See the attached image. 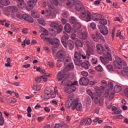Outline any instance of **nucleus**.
I'll return each instance as SVG.
<instances>
[{
	"label": "nucleus",
	"instance_id": "bb28decb",
	"mask_svg": "<svg viewBox=\"0 0 128 128\" xmlns=\"http://www.w3.org/2000/svg\"><path fill=\"white\" fill-rule=\"evenodd\" d=\"M81 34L83 40H86L88 38V34L86 31L82 32Z\"/></svg>",
	"mask_w": 128,
	"mask_h": 128
},
{
	"label": "nucleus",
	"instance_id": "a18cd8bd",
	"mask_svg": "<svg viewBox=\"0 0 128 128\" xmlns=\"http://www.w3.org/2000/svg\"><path fill=\"white\" fill-rule=\"evenodd\" d=\"M74 28L76 30H78V28H80V24L78 22H76L74 26Z\"/></svg>",
	"mask_w": 128,
	"mask_h": 128
},
{
	"label": "nucleus",
	"instance_id": "ea45409f",
	"mask_svg": "<svg viewBox=\"0 0 128 128\" xmlns=\"http://www.w3.org/2000/svg\"><path fill=\"white\" fill-rule=\"evenodd\" d=\"M95 68L97 72H104V68H102V67L100 65H98V66H96Z\"/></svg>",
	"mask_w": 128,
	"mask_h": 128
},
{
	"label": "nucleus",
	"instance_id": "bf43d9fd",
	"mask_svg": "<svg viewBox=\"0 0 128 128\" xmlns=\"http://www.w3.org/2000/svg\"><path fill=\"white\" fill-rule=\"evenodd\" d=\"M88 48L89 46H92V43H90L89 41L86 40L85 42Z\"/></svg>",
	"mask_w": 128,
	"mask_h": 128
},
{
	"label": "nucleus",
	"instance_id": "c85d7f7f",
	"mask_svg": "<svg viewBox=\"0 0 128 128\" xmlns=\"http://www.w3.org/2000/svg\"><path fill=\"white\" fill-rule=\"evenodd\" d=\"M86 21L88 22L92 20V14L90 12H87V14L86 16Z\"/></svg>",
	"mask_w": 128,
	"mask_h": 128
},
{
	"label": "nucleus",
	"instance_id": "4be33fe9",
	"mask_svg": "<svg viewBox=\"0 0 128 128\" xmlns=\"http://www.w3.org/2000/svg\"><path fill=\"white\" fill-rule=\"evenodd\" d=\"M0 3L2 6H10V1L9 0H0Z\"/></svg>",
	"mask_w": 128,
	"mask_h": 128
},
{
	"label": "nucleus",
	"instance_id": "603ef678",
	"mask_svg": "<svg viewBox=\"0 0 128 128\" xmlns=\"http://www.w3.org/2000/svg\"><path fill=\"white\" fill-rule=\"evenodd\" d=\"M90 27L93 30H96V24H94V22H92L90 24Z\"/></svg>",
	"mask_w": 128,
	"mask_h": 128
},
{
	"label": "nucleus",
	"instance_id": "6ab92c4d",
	"mask_svg": "<svg viewBox=\"0 0 128 128\" xmlns=\"http://www.w3.org/2000/svg\"><path fill=\"white\" fill-rule=\"evenodd\" d=\"M18 4V6L20 8H24L26 6V2L24 0H16Z\"/></svg>",
	"mask_w": 128,
	"mask_h": 128
},
{
	"label": "nucleus",
	"instance_id": "864d4df0",
	"mask_svg": "<svg viewBox=\"0 0 128 128\" xmlns=\"http://www.w3.org/2000/svg\"><path fill=\"white\" fill-rule=\"evenodd\" d=\"M46 36L45 34H42L40 35V36L41 38H42V40H44V41L45 42V40L46 41V38H46Z\"/></svg>",
	"mask_w": 128,
	"mask_h": 128
},
{
	"label": "nucleus",
	"instance_id": "f3484780",
	"mask_svg": "<svg viewBox=\"0 0 128 128\" xmlns=\"http://www.w3.org/2000/svg\"><path fill=\"white\" fill-rule=\"evenodd\" d=\"M97 52L99 54H104V46L100 44H98L96 45Z\"/></svg>",
	"mask_w": 128,
	"mask_h": 128
},
{
	"label": "nucleus",
	"instance_id": "8fccbe9b",
	"mask_svg": "<svg viewBox=\"0 0 128 128\" xmlns=\"http://www.w3.org/2000/svg\"><path fill=\"white\" fill-rule=\"evenodd\" d=\"M98 62V59L96 58H92V64H96Z\"/></svg>",
	"mask_w": 128,
	"mask_h": 128
},
{
	"label": "nucleus",
	"instance_id": "c03bdc74",
	"mask_svg": "<svg viewBox=\"0 0 128 128\" xmlns=\"http://www.w3.org/2000/svg\"><path fill=\"white\" fill-rule=\"evenodd\" d=\"M86 102L87 106H90V104H92V99H90V98L88 96L86 98Z\"/></svg>",
	"mask_w": 128,
	"mask_h": 128
},
{
	"label": "nucleus",
	"instance_id": "9b49d317",
	"mask_svg": "<svg viewBox=\"0 0 128 128\" xmlns=\"http://www.w3.org/2000/svg\"><path fill=\"white\" fill-rule=\"evenodd\" d=\"M64 34L62 37V38H61V42H62L63 46H64V48H66V46H67L66 40H68L70 37L68 36V34H66V33H65L64 32Z\"/></svg>",
	"mask_w": 128,
	"mask_h": 128
},
{
	"label": "nucleus",
	"instance_id": "423d86ee",
	"mask_svg": "<svg viewBox=\"0 0 128 128\" xmlns=\"http://www.w3.org/2000/svg\"><path fill=\"white\" fill-rule=\"evenodd\" d=\"M114 66H116V68L122 70V66H126V63L120 58L117 57L116 60L114 62Z\"/></svg>",
	"mask_w": 128,
	"mask_h": 128
},
{
	"label": "nucleus",
	"instance_id": "20e7f679",
	"mask_svg": "<svg viewBox=\"0 0 128 128\" xmlns=\"http://www.w3.org/2000/svg\"><path fill=\"white\" fill-rule=\"evenodd\" d=\"M74 4L76 10L77 12H80V1L74 0H68V2L66 3L68 8H72Z\"/></svg>",
	"mask_w": 128,
	"mask_h": 128
},
{
	"label": "nucleus",
	"instance_id": "4d7b16f0",
	"mask_svg": "<svg viewBox=\"0 0 128 128\" xmlns=\"http://www.w3.org/2000/svg\"><path fill=\"white\" fill-rule=\"evenodd\" d=\"M124 96H126V98H128V88H126L124 90Z\"/></svg>",
	"mask_w": 128,
	"mask_h": 128
},
{
	"label": "nucleus",
	"instance_id": "0eeeda50",
	"mask_svg": "<svg viewBox=\"0 0 128 128\" xmlns=\"http://www.w3.org/2000/svg\"><path fill=\"white\" fill-rule=\"evenodd\" d=\"M16 17L20 20H24L26 22H34V19L28 14H22L20 12H18L16 14Z\"/></svg>",
	"mask_w": 128,
	"mask_h": 128
},
{
	"label": "nucleus",
	"instance_id": "f8f14e48",
	"mask_svg": "<svg viewBox=\"0 0 128 128\" xmlns=\"http://www.w3.org/2000/svg\"><path fill=\"white\" fill-rule=\"evenodd\" d=\"M88 10H86V9L84 8V5L80 4V18H86V15L88 14Z\"/></svg>",
	"mask_w": 128,
	"mask_h": 128
},
{
	"label": "nucleus",
	"instance_id": "5fc2aeb1",
	"mask_svg": "<svg viewBox=\"0 0 128 128\" xmlns=\"http://www.w3.org/2000/svg\"><path fill=\"white\" fill-rule=\"evenodd\" d=\"M70 62V58H64V64H68V62Z\"/></svg>",
	"mask_w": 128,
	"mask_h": 128
},
{
	"label": "nucleus",
	"instance_id": "7ed1b4c3",
	"mask_svg": "<svg viewBox=\"0 0 128 128\" xmlns=\"http://www.w3.org/2000/svg\"><path fill=\"white\" fill-rule=\"evenodd\" d=\"M78 98H76L73 102L67 101L66 102V108H70L72 107V110H77L80 111V106H78Z\"/></svg>",
	"mask_w": 128,
	"mask_h": 128
},
{
	"label": "nucleus",
	"instance_id": "aec40b11",
	"mask_svg": "<svg viewBox=\"0 0 128 128\" xmlns=\"http://www.w3.org/2000/svg\"><path fill=\"white\" fill-rule=\"evenodd\" d=\"M100 32L104 36H106L108 34V27L104 26L102 28H101Z\"/></svg>",
	"mask_w": 128,
	"mask_h": 128
},
{
	"label": "nucleus",
	"instance_id": "473e14b6",
	"mask_svg": "<svg viewBox=\"0 0 128 128\" xmlns=\"http://www.w3.org/2000/svg\"><path fill=\"white\" fill-rule=\"evenodd\" d=\"M74 68V64L70 63L68 64L66 66V69L67 70H72Z\"/></svg>",
	"mask_w": 128,
	"mask_h": 128
},
{
	"label": "nucleus",
	"instance_id": "f704fd0d",
	"mask_svg": "<svg viewBox=\"0 0 128 128\" xmlns=\"http://www.w3.org/2000/svg\"><path fill=\"white\" fill-rule=\"evenodd\" d=\"M74 96L73 94H71L68 96L67 102H74Z\"/></svg>",
	"mask_w": 128,
	"mask_h": 128
},
{
	"label": "nucleus",
	"instance_id": "ddd939ff",
	"mask_svg": "<svg viewBox=\"0 0 128 128\" xmlns=\"http://www.w3.org/2000/svg\"><path fill=\"white\" fill-rule=\"evenodd\" d=\"M52 94V90L48 88L44 90V100H48L50 98V94Z\"/></svg>",
	"mask_w": 128,
	"mask_h": 128
},
{
	"label": "nucleus",
	"instance_id": "338daca9",
	"mask_svg": "<svg viewBox=\"0 0 128 128\" xmlns=\"http://www.w3.org/2000/svg\"><path fill=\"white\" fill-rule=\"evenodd\" d=\"M112 6L114 8H118V4L116 2H113Z\"/></svg>",
	"mask_w": 128,
	"mask_h": 128
},
{
	"label": "nucleus",
	"instance_id": "37998d69",
	"mask_svg": "<svg viewBox=\"0 0 128 128\" xmlns=\"http://www.w3.org/2000/svg\"><path fill=\"white\" fill-rule=\"evenodd\" d=\"M75 44L77 48H80V40L77 39Z\"/></svg>",
	"mask_w": 128,
	"mask_h": 128
},
{
	"label": "nucleus",
	"instance_id": "69168bd1",
	"mask_svg": "<svg viewBox=\"0 0 128 128\" xmlns=\"http://www.w3.org/2000/svg\"><path fill=\"white\" fill-rule=\"evenodd\" d=\"M114 98V94L112 93L110 94L109 96L110 100H112V98Z\"/></svg>",
	"mask_w": 128,
	"mask_h": 128
},
{
	"label": "nucleus",
	"instance_id": "09e8293b",
	"mask_svg": "<svg viewBox=\"0 0 128 128\" xmlns=\"http://www.w3.org/2000/svg\"><path fill=\"white\" fill-rule=\"evenodd\" d=\"M53 2V3L54 5L56 6H58L60 4V0H52Z\"/></svg>",
	"mask_w": 128,
	"mask_h": 128
},
{
	"label": "nucleus",
	"instance_id": "13d9d810",
	"mask_svg": "<svg viewBox=\"0 0 128 128\" xmlns=\"http://www.w3.org/2000/svg\"><path fill=\"white\" fill-rule=\"evenodd\" d=\"M62 16L64 18H68V12H66V11H63L62 12Z\"/></svg>",
	"mask_w": 128,
	"mask_h": 128
},
{
	"label": "nucleus",
	"instance_id": "4c0bfd02",
	"mask_svg": "<svg viewBox=\"0 0 128 128\" xmlns=\"http://www.w3.org/2000/svg\"><path fill=\"white\" fill-rule=\"evenodd\" d=\"M56 30L57 32H58V34H60V32H62V25L58 26L56 28Z\"/></svg>",
	"mask_w": 128,
	"mask_h": 128
},
{
	"label": "nucleus",
	"instance_id": "e2e57ef3",
	"mask_svg": "<svg viewBox=\"0 0 128 128\" xmlns=\"http://www.w3.org/2000/svg\"><path fill=\"white\" fill-rule=\"evenodd\" d=\"M101 84H102V86H106V84H108V82L105 80H102L101 81Z\"/></svg>",
	"mask_w": 128,
	"mask_h": 128
},
{
	"label": "nucleus",
	"instance_id": "7c9ffc66",
	"mask_svg": "<svg viewBox=\"0 0 128 128\" xmlns=\"http://www.w3.org/2000/svg\"><path fill=\"white\" fill-rule=\"evenodd\" d=\"M114 90H115V92H122V88L121 86H120L118 85H116L114 86Z\"/></svg>",
	"mask_w": 128,
	"mask_h": 128
},
{
	"label": "nucleus",
	"instance_id": "0e129e2a",
	"mask_svg": "<svg viewBox=\"0 0 128 128\" xmlns=\"http://www.w3.org/2000/svg\"><path fill=\"white\" fill-rule=\"evenodd\" d=\"M45 14H46L47 16H52V12H50V10H47Z\"/></svg>",
	"mask_w": 128,
	"mask_h": 128
},
{
	"label": "nucleus",
	"instance_id": "052dcab7",
	"mask_svg": "<svg viewBox=\"0 0 128 128\" xmlns=\"http://www.w3.org/2000/svg\"><path fill=\"white\" fill-rule=\"evenodd\" d=\"M4 124V118H0V126H2Z\"/></svg>",
	"mask_w": 128,
	"mask_h": 128
},
{
	"label": "nucleus",
	"instance_id": "774afa93",
	"mask_svg": "<svg viewBox=\"0 0 128 128\" xmlns=\"http://www.w3.org/2000/svg\"><path fill=\"white\" fill-rule=\"evenodd\" d=\"M100 2H102V0H97L94 2V4H100Z\"/></svg>",
	"mask_w": 128,
	"mask_h": 128
},
{
	"label": "nucleus",
	"instance_id": "393cba45",
	"mask_svg": "<svg viewBox=\"0 0 128 128\" xmlns=\"http://www.w3.org/2000/svg\"><path fill=\"white\" fill-rule=\"evenodd\" d=\"M64 28L66 32L70 33L72 32V27L69 24H67L65 25Z\"/></svg>",
	"mask_w": 128,
	"mask_h": 128
},
{
	"label": "nucleus",
	"instance_id": "2f4dec72",
	"mask_svg": "<svg viewBox=\"0 0 128 128\" xmlns=\"http://www.w3.org/2000/svg\"><path fill=\"white\" fill-rule=\"evenodd\" d=\"M31 14L33 18H40V15L38 14V12L36 11H32L31 12Z\"/></svg>",
	"mask_w": 128,
	"mask_h": 128
},
{
	"label": "nucleus",
	"instance_id": "de8ad7c7",
	"mask_svg": "<svg viewBox=\"0 0 128 128\" xmlns=\"http://www.w3.org/2000/svg\"><path fill=\"white\" fill-rule=\"evenodd\" d=\"M48 8H52V10H54V4H52V3L50 2H48Z\"/></svg>",
	"mask_w": 128,
	"mask_h": 128
},
{
	"label": "nucleus",
	"instance_id": "6e6d98bb",
	"mask_svg": "<svg viewBox=\"0 0 128 128\" xmlns=\"http://www.w3.org/2000/svg\"><path fill=\"white\" fill-rule=\"evenodd\" d=\"M109 72H112L114 70V67L112 65H108L107 66Z\"/></svg>",
	"mask_w": 128,
	"mask_h": 128
},
{
	"label": "nucleus",
	"instance_id": "dca6fc26",
	"mask_svg": "<svg viewBox=\"0 0 128 128\" xmlns=\"http://www.w3.org/2000/svg\"><path fill=\"white\" fill-rule=\"evenodd\" d=\"M102 18V15L100 14H98L96 13L94 14L92 16L93 20L97 22L98 20H100Z\"/></svg>",
	"mask_w": 128,
	"mask_h": 128
},
{
	"label": "nucleus",
	"instance_id": "1a4fd4ad",
	"mask_svg": "<svg viewBox=\"0 0 128 128\" xmlns=\"http://www.w3.org/2000/svg\"><path fill=\"white\" fill-rule=\"evenodd\" d=\"M78 81H75L73 83L71 84H68V86H70V88L67 90V92L68 94H72V92H74L76 91V87L74 86H78Z\"/></svg>",
	"mask_w": 128,
	"mask_h": 128
},
{
	"label": "nucleus",
	"instance_id": "2eb2a0df",
	"mask_svg": "<svg viewBox=\"0 0 128 128\" xmlns=\"http://www.w3.org/2000/svg\"><path fill=\"white\" fill-rule=\"evenodd\" d=\"M80 84L82 86H87L88 84V82H90V80L88 78L86 77H82L80 78Z\"/></svg>",
	"mask_w": 128,
	"mask_h": 128
},
{
	"label": "nucleus",
	"instance_id": "e433bc0d",
	"mask_svg": "<svg viewBox=\"0 0 128 128\" xmlns=\"http://www.w3.org/2000/svg\"><path fill=\"white\" fill-rule=\"evenodd\" d=\"M99 23L104 26V24H108V20L106 19H100L99 21Z\"/></svg>",
	"mask_w": 128,
	"mask_h": 128
},
{
	"label": "nucleus",
	"instance_id": "f257e3e1",
	"mask_svg": "<svg viewBox=\"0 0 128 128\" xmlns=\"http://www.w3.org/2000/svg\"><path fill=\"white\" fill-rule=\"evenodd\" d=\"M64 56H66V51L64 50L61 49L56 52L54 60H56L57 68H62V62Z\"/></svg>",
	"mask_w": 128,
	"mask_h": 128
},
{
	"label": "nucleus",
	"instance_id": "412c9836",
	"mask_svg": "<svg viewBox=\"0 0 128 128\" xmlns=\"http://www.w3.org/2000/svg\"><path fill=\"white\" fill-rule=\"evenodd\" d=\"M81 66L84 68H86V70H88L90 68V62H83L81 64Z\"/></svg>",
	"mask_w": 128,
	"mask_h": 128
},
{
	"label": "nucleus",
	"instance_id": "cd10ccee",
	"mask_svg": "<svg viewBox=\"0 0 128 128\" xmlns=\"http://www.w3.org/2000/svg\"><path fill=\"white\" fill-rule=\"evenodd\" d=\"M34 2L32 1V0H30L28 2V4L30 8V10H32L34 8Z\"/></svg>",
	"mask_w": 128,
	"mask_h": 128
},
{
	"label": "nucleus",
	"instance_id": "4468645a",
	"mask_svg": "<svg viewBox=\"0 0 128 128\" xmlns=\"http://www.w3.org/2000/svg\"><path fill=\"white\" fill-rule=\"evenodd\" d=\"M94 52V46H90L88 47L86 53L87 58H90V54H92Z\"/></svg>",
	"mask_w": 128,
	"mask_h": 128
},
{
	"label": "nucleus",
	"instance_id": "f03ea898",
	"mask_svg": "<svg viewBox=\"0 0 128 128\" xmlns=\"http://www.w3.org/2000/svg\"><path fill=\"white\" fill-rule=\"evenodd\" d=\"M104 48L106 52V56L104 58H100V60L104 64H108L110 62L109 60H112V50L110 48V47H108V46L106 44L104 45Z\"/></svg>",
	"mask_w": 128,
	"mask_h": 128
},
{
	"label": "nucleus",
	"instance_id": "c9c22d12",
	"mask_svg": "<svg viewBox=\"0 0 128 128\" xmlns=\"http://www.w3.org/2000/svg\"><path fill=\"white\" fill-rule=\"evenodd\" d=\"M70 24H76V22H78V20L76 18L72 17L70 20Z\"/></svg>",
	"mask_w": 128,
	"mask_h": 128
},
{
	"label": "nucleus",
	"instance_id": "a878e982",
	"mask_svg": "<svg viewBox=\"0 0 128 128\" xmlns=\"http://www.w3.org/2000/svg\"><path fill=\"white\" fill-rule=\"evenodd\" d=\"M120 110H118L114 112V114H117V115H116L114 116V119L119 120V118H122V116H120Z\"/></svg>",
	"mask_w": 128,
	"mask_h": 128
},
{
	"label": "nucleus",
	"instance_id": "58836bf2",
	"mask_svg": "<svg viewBox=\"0 0 128 128\" xmlns=\"http://www.w3.org/2000/svg\"><path fill=\"white\" fill-rule=\"evenodd\" d=\"M68 45L70 48H74V42L72 40H68Z\"/></svg>",
	"mask_w": 128,
	"mask_h": 128
},
{
	"label": "nucleus",
	"instance_id": "49530a36",
	"mask_svg": "<svg viewBox=\"0 0 128 128\" xmlns=\"http://www.w3.org/2000/svg\"><path fill=\"white\" fill-rule=\"evenodd\" d=\"M92 120L90 118H89L86 122V126H90L92 124Z\"/></svg>",
	"mask_w": 128,
	"mask_h": 128
},
{
	"label": "nucleus",
	"instance_id": "a211bd4d",
	"mask_svg": "<svg viewBox=\"0 0 128 128\" xmlns=\"http://www.w3.org/2000/svg\"><path fill=\"white\" fill-rule=\"evenodd\" d=\"M6 10L9 12H16L18 11V8L16 6H10L7 7Z\"/></svg>",
	"mask_w": 128,
	"mask_h": 128
},
{
	"label": "nucleus",
	"instance_id": "6e6552de",
	"mask_svg": "<svg viewBox=\"0 0 128 128\" xmlns=\"http://www.w3.org/2000/svg\"><path fill=\"white\" fill-rule=\"evenodd\" d=\"M96 36L94 34H92V38L94 42H98L100 40H101L102 42H106L104 38V36H102V34H96Z\"/></svg>",
	"mask_w": 128,
	"mask_h": 128
},
{
	"label": "nucleus",
	"instance_id": "680f3d73",
	"mask_svg": "<svg viewBox=\"0 0 128 128\" xmlns=\"http://www.w3.org/2000/svg\"><path fill=\"white\" fill-rule=\"evenodd\" d=\"M35 80H36V82H38V83L40 82V80H42V76H40V77H36L35 78Z\"/></svg>",
	"mask_w": 128,
	"mask_h": 128
},
{
	"label": "nucleus",
	"instance_id": "39448f33",
	"mask_svg": "<svg viewBox=\"0 0 128 128\" xmlns=\"http://www.w3.org/2000/svg\"><path fill=\"white\" fill-rule=\"evenodd\" d=\"M46 42H48L49 44H52V46H54V44H56V47H52V52H54H54H56V48H57L60 44V40L56 38H46Z\"/></svg>",
	"mask_w": 128,
	"mask_h": 128
},
{
	"label": "nucleus",
	"instance_id": "9d476101",
	"mask_svg": "<svg viewBox=\"0 0 128 128\" xmlns=\"http://www.w3.org/2000/svg\"><path fill=\"white\" fill-rule=\"evenodd\" d=\"M74 62L76 66H80V56L78 52H76L74 53Z\"/></svg>",
	"mask_w": 128,
	"mask_h": 128
},
{
	"label": "nucleus",
	"instance_id": "79ce46f5",
	"mask_svg": "<svg viewBox=\"0 0 128 128\" xmlns=\"http://www.w3.org/2000/svg\"><path fill=\"white\" fill-rule=\"evenodd\" d=\"M38 22L40 24H42V26H46V22H44V20L42 18H40L38 20Z\"/></svg>",
	"mask_w": 128,
	"mask_h": 128
},
{
	"label": "nucleus",
	"instance_id": "5701e85b",
	"mask_svg": "<svg viewBox=\"0 0 128 128\" xmlns=\"http://www.w3.org/2000/svg\"><path fill=\"white\" fill-rule=\"evenodd\" d=\"M64 78V74L60 72H58L57 75V80H58V82H60L61 80H62Z\"/></svg>",
	"mask_w": 128,
	"mask_h": 128
},
{
	"label": "nucleus",
	"instance_id": "b1692460",
	"mask_svg": "<svg viewBox=\"0 0 128 128\" xmlns=\"http://www.w3.org/2000/svg\"><path fill=\"white\" fill-rule=\"evenodd\" d=\"M122 76H124L126 78H128V68L125 67L123 68V70L122 71Z\"/></svg>",
	"mask_w": 128,
	"mask_h": 128
},
{
	"label": "nucleus",
	"instance_id": "c756f323",
	"mask_svg": "<svg viewBox=\"0 0 128 128\" xmlns=\"http://www.w3.org/2000/svg\"><path fill=\"white\" fill-rule=\"evenodd\" d=\"M95 90L98 94V96L100 98L102 96V91L100 90V87H96Z\"/></svg>",
	"mask_w": 128,
	"mask_h": 128
},
{
	"label": "nucleus",
	"instance_id": "3c124183",
	"mask_svg": "<svg viewBox=\"0 0 128 128\" xmlns=\"http://www.w3.org/2000/svg\"><path fill=\"white\" fill-rule=\"evenodd\" d=\"M81 74L83 76H88V72H86V71H82L81 72Z\"/></svg>",
	"mask_w": 128,
	"mask_h": 128
},
{
	"label": "nucleus",
	"instance_id": "a19ab883",
	"mask_svg": "<svg viewBox=\"0 0 128 128\" xmlns=\"http://www.w3.org/2000/svg\"><path fill=\"white\" fill-rule=\"evenodd\" d=\"M87 92H88V94H89V96H91V98H92V100H94V96L92 94V90H90L88 89L87 90Z\"/></svg>",
	"mask_w": 128,
	"mask_h": 128
},
{
	"label": "nucleus",
	"instance_id": "72a5a7b5",
	"mask_svg": "<svg viewBox=\"0 0 128 128\" xmlns=\"http://www.w3.org/2000/svg\"><path fill=\"white\" fill-rule=\"evenodd\" d=\"M50 26H51V28H58V24L56 22H52L50 24Z\"/></svg>",
	"mask_w": 128,
	"mask_h": 128
}]
</instances>
